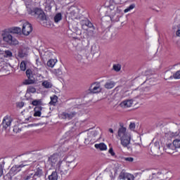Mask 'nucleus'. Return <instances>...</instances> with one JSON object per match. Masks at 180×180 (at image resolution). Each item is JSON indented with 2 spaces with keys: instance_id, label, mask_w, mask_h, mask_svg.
Listing matches in <instances>:
<instances>
[{
  "instance_id": "obj_1",
  "label": "nucleus",
  "mask_w": 180,
  "mask_h": 180,
  "mask_svg": "<svg viewBox=\"0 0 180 180\" xmlns=\"http://www.w3.org/2000/svg\"><path fill=\"white\" fill-rule=\"evenodd\" d=\"M117 134L122 147H127L131 141V136L130 134L127 133L126 127H123V125H120V127L118 129Z\"/></svg>"
},
{
  "instance_id": "obj_2",
  "label": "nucleus",
  "mask_w": 180,
  "mask_h": 180,
  "mask_svg": "<svg viewBox=\"0 0 180 180\" xmlns=\"http://www.w3.org/2000/svg\"><path fill=\"white\" fill-rule=\"evenodd\" d=\"M27 12L28 15L34 16L39 20H46V13L39 7L27 6Z\"/></svg>"
},
{
  "instance_id": "obj_3",
  "label": "nucleus",
  "mask_w": 180,
  "mask_h": 180,
  "mask_svg": "<svg viewBox=\"0 0 180 180\" xmlns=\"http://www.w3.org/2000/svg\"><path fill=\"white\" fill-rule=\"evenodd\" d=\"M1 37H3L4 41H6V43H8L10 46H17V44H19V41L11 36V34L8 33L6 30L1 32Z\"/></svg>"
},
{
  "instance_id": "obj_4",
  "label": "nucleus",
  "mask_w": 180,
  "mask_h": 180,
  "mask_svg": "<svg viewBox=\"0 0 180 180\" xmlns=\"http://www.w3.org/2000/svg\"><path fill=\"white\" fill-rule=\"evenodd\" d=\"M43 176V169L41 168L37 167L35 169L34 174L31 173L27 176L24 177V180H29V179H37V178H40Z\"/></svg>"
},
{
  "instance_id": "obj_5",
  "label": "nucleus",
  "mask_w": 180,
  "mask_h": 180,
  "mask_svg": "<svg viewBox=\"0 0 180 180\" xmlns=\"http://www.w3.org/2000/svg\"><path fill=\"white\" fill-rule=\"evenodd\" d=\"M21 32L24 36H29L33 32V26L29 22H26L22 25Z\"/></svg>"
},
{
  "instance_id": "obj_6",
  "label": "nucleus",
  "mask_w": 180,
  "mask_h": 180,
  "mask_svg": "<svg viewBox=\"0 0 180 180\" xmlns=\"http://www.w3.org/2000/svg\"><path fill=\"white\" fill-rule=\"evenodd\" d=\"M82 28L84 30H86L88 32L89 29H93L95 30V27H94V24L89 21L88 19H85L81 21Z\"/></svg>"
},
{
  "instance_id": "obj_7",
  "label": "nucleus",
  "mask_w": 180,
  "mask_h": 180,
  "mask_svg": "<svg viewBox=\"0 0 180 180\" xmlns=\"http://www.w3.org/2000/svg\"><path fill=\"white\" fill-rule=\"evenodd\" d=\"M26 75L28 78V79L25 80V84L26 85H30L32 84H34V75L33 74V71L30 69H27L26 70Z\"/></svg>"
},
{
  "instance_id": "obj_8",
  "label": "nucleus",
  "mask_w": 180,
  "mask_h": 180,
  "mask_svg": "<svg viewBox=\"0 0 180 180\" xmlns=\"http://www.w3.org/2000/svg\"><path fill=\"white\" fill-rule=\"evenodd\" d=\"M89 91L91 94H99V92L102 91V89L101 88V83H93L89 88Z\"/></svg>"
},
{
  "instance_id": "obj_9",
  "label": "nucleus",
  "mask_w": 180,
  "mask_h": 180,
  "mask_svg": "<svg viewBox=\"0 0 180 180\" xmlns=\"http://www.w3.org/2000/svg\"><path fill=\"white\" fill-rule=\"evenodd\" d=\"M12 124V118L11 116L7 115L4 117L3 122H2V126L4 130H6L8 127H11V124Z\"/></svg>"
},
{
  "instance_id": "obj_10",
  "label": "nucleus",
  "mask_w": 180,
  "mask_h": 180,
  "mask_svg": "<svg viewBox=\"0 0 180 180\" xmlns=\"http://www.w3.org/2000/svg\"><path fill=\"white\" fill-rule=\"evenodd\" d=\"M58 174H60V175H63V174H64V172H63V170H61L60 167H58V169H56V171L53 172L52 174L49 176V180H57V179H58Z\"/></svg>"
},
{
  "instance_id": "obj_11",
  "label": "nucleus",
  "mask_w": 180,
  "mask_h": 180,
  "mask_svg": "<svg viewBox=\"0 0 180 180\" xmlns=\"http://www.w3.org/2000/svg\"><path fill=\"white\" fill-rule=\"evenodd\" d=\"M57 161H58V154H53L49 158L48 162L51 167H54L57 164Z\"/></svg>"
},
{
  "instance_id": "obj_12",
  "label": "nucleus",
  "mask_w": 180,
  "mask_h": 180,
  "mask_svg": "<svg viewBox=\"0 0 180 180\" xmlns=\"http://www.w3.org/2000/svg\"><path fill=\"white\" fill-rule=\"evenodd\" d=\"M20 171H22V166H20V165H16L11 167L9 174H11V175H16V174L20 172Z\"/></svg>"
},
{
  "instance_id": "obj_13",
  "label": "nucleus",
  "mask_w": 180,
  "mask_h": 180,
  "mask_svg": "<svg viewBox=\"0 0 180 180\" xmlns=\"http://www.w3.org/2000/svg\"><path fill=\"white\" fill-rule=\"evenodd\" d=\"M8 34L13 33V34H19V33L22 32V29L19 27H13L8 29H6Z\"/></svg>"
},
{
  "instance_id": "obj_14",
  "label": "nucleus",
  "mask_w": 180,
  "mask_h": 180,
  "mask_svg": "<svg viewBox=\"0 0 180 180\" xmlns=\"http://www.w3.org/2000/svg\"><path fill=\"white\" fill-rule=\"evenodd\" d=\"M120 179L124 180H134V176L131 174L121 173L120 174Z\"/></svg>"
},
{
  "instance_id": "obj_15",
  "label": "nucleus",
  "mask_w": 180,
  "mask_h": 180,
  "mask_svg": "<svg viewBox=\"0 0 180 180\" xmlns=\"http://www.w3.org/2000/svg\"><path fill=\"white\" fill-rule=\"evenodd\" d=\"M133 105V101L132 100H125L120 104L121 108H131Z\"/></svg>"
},
{
  "instance_id": "obj_16",
  "label": "nucleus",
  "mask_w": 180,
  "mask_h": 180,
  "mask_svg": "<svg viewBox=\"0 0 180 180\" xmlns=\"http://www.w3.org/2000/svg\"><path fill=\"white\" fill-rule=\"evenodd\" d=\"M43 109V107H41V105H38L36 106L34 108V116H35V117H40V116H41V110Z\"/></svg>"
},
{
  "instance_id": "obj_17",
  "label": "nucleus",
  "mask_w": 180,
  "mask_h": 180,
  "mask_svg": "<svg viewBox=\"0 0 180 180\" xmlns=\"http://www.w3.org/2000/svg\"><path fill=\"white\" fill-rule=\"evenodd\" d=\"M95 148H97L98 150H101V151H105V150H107L108 146H106V144L103 143H96L94 145Z\"/></svg>"
},
{
  "instance_id": "obj_18",
  "label": "nucleus",
  "mask_w": 180,
  "mask_h": 180,
  "mask_svg": "<svg viewBox=\"0 0 180 180\" xmlns=\"http://www.w3.org/2000/svg\"><path fill=\"white\" fill-rule=\"evenodd\" d=\"M115 85H116V83L115 82L110 81V82H107L104 86L106 89H112L115 88Z\"/></svg>"
},
{
  "instance_id": "obj_19",
  "label": "nucleus",
  "mask_w": 180,
  "mask_h": 180,
  "mask_svg": "<svg viewBox=\"0 0 180 180\" xmlns=\"http://www.w3.org/2000/svg\"><path fill=\"white\" fill-rule=\"evenodd\" d=\"M42 86L46 88V89H49L50 88H53V84H51V82H49L48 80H44L42 82Z\"/></svg>"
},
{
  "instance_id": "obj_20",
  "label": "nucleus",
  "mask_w": 180,
  "mask_h": 180,
  "mask_svg": "<svg viewBox=\"0 0 180 180\" xmlns=\"http://www.w3.org/2000/svg\"><path fill=\"white\" fill-rule=\"evenodd\" d=\"M63 19V15H61V13H58L54 16V22L55 23H58L60 20Z\"/></svg>"
},
{
  "instance_id": "obj_21",
  "label": "nucleus",
  "mask_w": 180,
  "mask_h": 180,
  "mask_svg": "<svg viewBox=\"0 0 180 180\" xmlns=\"http://www.w3.org/2000/svg\"><path fill=\"white\" fill-rule=\"evenodd\" d=\"M58 101V97L56 95H54L53 96L51 97V101L50 105H53V106L56 105V103H57Z\"/></svg>"
},
{
  "instance_id": "obj_22",
  "label": "nucleus",
  "mask_w": 180,
  "mask_h": 180,
  "mask_svg": "<svg viewBox=\"0 0 180 180\" xmlns=\"http://www.w3.org/2000/svg\"><path fill=\"white\" fill-rule=\"evenodd\" d=\"M134 8H136V4H132L129 7L125 8L124 10V13H127V12H130V11H132V9H134Z\"/></svg>"
},
{
  "instance_id": "obj_23",
  "label": "nucleus",
  "mask_w": 180,
  "mask_h": 180,
  "mask_svg": "<svg viewBox=\"0 0 180 180\" xmlns=\"http://www.w3.org/2000/svg\"><path fill=\"white\" fill-rule=\"evenodd\" d=\"M27 92L28 94H35L36 92V88H34V86H30L27 87Z\"/></svg>"
},
{
  "instance_id": "obj_24",
  "label": "nucleus",
  "mask_w": 180,
  "mask_h": 180,
  "mask_svg": "<svg viewBox=\"0 0 180 180\" xmlns=\"http://www.w3.org/2000/svg\"><path fill=\"white\" fill-rule=\"evenodd\" d=\"M112 68H113L114 71L119 72V71H120V70H122V65L120 64H115V65H113Z\"/></svg>"
},
{
  "instance_id": "obj_25",
  "label": "nucleus",
  "mask_w": 180,
  "mask_h": 180,
  "mask_svg": "<svg viewBox=\"0 0 180 180\" xmlns=\"http://www.w3.org/2000/svg\"><path fill=\"white\" fill-rule=\"evenodd\" d=\"M47 65H48V67H51V68H53V67H54V65H56V60L54 59H50L47 62Z\"/></svg>"
},
{
  "instance_id": "obj_26",
  "label": "nucleus",
  "mask_w": 180,
  "mask_h": 180,
  "mask_svg": "<svg viewBox=\"0 0 180 180\" xmlns=\"http://www.w3.org/2000/svg\"><path fill=\"white\" fill-rule=\"evenodd\" d=\"M54 4V0H46L45 5L48 6V8H51Z\"/></svg>"
},
{
  "instance_id": "obj_27",
  "label": "nucleus",
  "mask_w": 180,
  "mask_h": 180,
  "mask_svg": "<svg viewBox=\"0 0 180 180\" xmlns=\"http://www.w3.org/2000/svg\"><path fill=\"white\" fill-rule=\"evenodd\" d=\"M20 68L21 71H26V61L22 60L20 63Z\"/></svg>"
},
{
  "instance_id": "obj_28",
  "label": "nucleus",
  "mask_w": 180,
  "mask_h": 180,
  "mask_svg": "<svg viewBox=\"0 0 180 180\" xmlns=\"http://www.w3.org/2000/svg\"><path fill=\"white\" fill-rule=\"evenodd\" d=\"M32 105H33V106H41V100H34L32 102Z\"/></svg>"
},
{
  "instance_id": "obj_29",
  "label": "nucleus",
  "mask_w": 180,
  "mask_h": 180,
  "mask_svg": "<svg viewBox=\"0 0 180 180\" xmlns=\"http://www.w3.org/2000/svg\"><path fill=\"white\" fill-rule=\"evenodd\" d=\"M173 146H174V148H180V140H174L173 141Z\"/></svg>"
},
{
  "instance_id": "obj_30",
  "label": "nucleus",
  "mask_w": 180,
  "mask_h": 180,
  "mask_svg": "<svg viewBox=\"0 0 180 180\" xmlns=\"http://www.w3.org/2000/svg\"><path fill=\"white\" fill-rule=\"evenodd\" d=\"M53 74H55V75H56V77H60V75H61V74H63V72L60 70V69H55L53 70Z\"/></svg>"
},
{
  "instance_id": "obj_31",
  "label": "nucleus",
  "mask_w": 180,
  "mask_h": 180,
  "mask_svg": "<svg viewBox=\"0 0 180 180\" xmlns=\"http://www.w3.org/2000/svg\"><path fill=\"white\" fill-rule=\"evenodd\" d=\"M75 115H77V112H72L70 113H68V119L69 120H71V119H72V117H74L75 116Z\"/></svg>"
},
{
  "instance_id": "obj_32",
  "label": "nucleus",
  "mask_w": 180,
  "mask_h": 180,
  "mask_svg": "<svg viewBox=\"0 0 180 180\" xmlns=\"http://www.w3.org/2000/svg\"><path fill=\"white\" fill-rule=\"evenodd\" d=\"M30 162L29 161H23L22 162V164H20V165L21 166V168H25V167H27L29 165H30V163H29Z\"/></svg>"
},
{
  "instance_id": "obj_33",
  "label": "nucleus",
  "mask_w": 180,
  "mask_h": 180,
  "mask_svg": "<svg viewBox=\"0 0 180 180\" xmlns=\"http://www.w3.org/2000/svg\"><path fill=\"white\" fill-rule=\"evenodd\" d=\"M18 57L20 58H23L24 57H26V53L23 52V51H18Z\"/></svg>"
},
{
  "instance_id": "obj_34",
  "label": "nucleus",
  "mask_w": 180,
  "mask_h": 180,
  "mask_svg": "<svg viewBox=\"0 0 180 180\" xmlns=\"http://www.w3.org/2000/svg\"><path fill=\"white\" fill-rule=\"evenodd\" d=\"M60 117L62 119H68V112H63L60 114Z\"/></svg>"
},
{
  "instance_id": "obj_35",
  "label": "nucleus",
  "mask_w": 180,
  "mask_h": 180,
  "mask_svg": "<svg viewBox=\"0 0 180 180\" xmlns=\"http://www.w3.org/2000/svg\"><path fill=\"white\" fill-rule=\"evenodd\" d=\"M5 54L7 56V57H12V51L9 50L6 51Z\"/></svg>"
},
{
  "instance_id": "obj_36",
  "label": "nucleus",
  "mask_w": 180,
  "mask_h": 180,
  "mask_svg": "<svg viewBox=\"0 0 180 180\" xmlns=\"http://www.w3.org/2000/svg\"><path fill=\"white\" fill-rule=\"evenodd\" d=\"M129 129H131V130L136 129V124L134 122H131L129 124Z\"/></svg>"
},
{
  "instance_id": "obj_37",
  "label": "nucleus",
  "mask_w": 180,
  "mask_h": 180,
  "mask_svg": "<svg viewBox=\"0 0 180 180\" xmlns=\"http://www.w3.org/2000/svg\"><path fill=\"white\" fill-rule=\"evenodd\" d=\"M174 146V143H169L167 145V149L166 150H172V148Z\"/></svg>"
},
{
  "instance_id": "obj_38",
  "label": "nucleus",
  "mask_w": 180,
  "mask_h": 180,
  "mask_svg": "<svg viewBox=\"0 0 180 180\" xmlns=\"http://www.w3.org/2000/svg\"><path fill=\"white\" fill-rule=\"evenodd\" d=\"M155 148H156V150H157V142H155V145H154V146H152L151 148H150V151H151V153H152V154H154V149Z\"/></svg>"
},
{
  "instance_id": "obj_39",
  "label": "nucleus",
  "mask_w": 180,
  "mask_h": 180,
  "mask_svg": "<svg viewBox=\"0 0 180 180\" xmlns=\"http://www.w3.org/2000/svg\"><path fill=\"white\" fill-rule=\"evenodd\" d=\"M108 153L112 156L114 157V155H115V151H113V148H110L108 150Z\"/></svg>"
},
{
  "instance_id": "obj_40",
  "label": "nucleus",
  "mask_w": 180,
  "mask_h": 180,
  "mask_svg": "<svg viewBox=\"0 0 180 180\" xmlns=\"http://www.w3.org/2000/svg\"><path fill=\"white\" fill-rule=\"evenodd\" d=\"M125 161H128L129 162H133L134 159L133 158H125Z\"/></svg>"
},
{
  "instance_id": "obj_41",
  "label": "nucleus",
  "mask_w": 180,
  "mask_h": 180,
  "mask_svg": "<svg viewBox=\"0 0 180 180\" xmlns=\"http://www.w3.org/2000/svg\"><path fill=\"white\" fill-rule=\"evenodd\" d=\"M17 106H18V108H23V106H25V103H23V102H20V103H18L17 104Z\"/></svg>"
},
{
  "instance_id": "obj_42",
  "label": "nucleus",
  "mask_w": 180,
  "mask_h": 180,
  "mask_svg": "<svg viewBox=\"0 0 180 180\" xmlns=\"http://www.w3.org/2000/svg\"><path fill=\"white\" fill-rule=\"evenodd\" d=\"M4 175V168L2 167V165H0V177Z\"/></svg>"
},
{
  "instance_id": "obj_43",
  "label": "nucleus",
  "mask_w": 180,
  "mask_h": 180,
  "mask_svg": "<svg viewBox=\"0 0 180 180\" xmlns=\"http://www.w3.org/2000/svg\"><path fill=\"white\" fill-rule=\"evenodd\" d=\"M176 36L177 37H180V30L179 29L176 31Z\"/></svg>"
},
{
  "instance_id": "obj_44",
  "label": "nucleus",
  "mask_w": 180,
  "mask_h": 180,
  "mask_svg": "<svg viewBox=\"0 0 180 180\" xmlns=\"http://www.w3.org/2000/svg\"><path fill=\"white\" fill-rule=\"evenodd\" d=\"M172 29H173V30H176V29H179V26L174 25V26H173Z\"/></svg>"
},
{
  "instance_id": "obj_45",
  "label": "nucleus",
  "mask_w": 180,
  "mask_h": 180,
  "mask_svg": "<svg viewBox=\"0 0 180 180\" xmlns=\"http://www.w3.org/2000/svg\"><path fill=\"white\" fill-rule=\"evenodd\" d=\"M108 131H110V133H113V129L112 128H110L108 129Z\"/></svg>"
},
{
  "instance_id": "obj_46",
  "label": "nucleus",
  "mask_w": 180,
  "mask_h": 180,
  "mask_svg": "<svg viewBox=\"0 0 180 180\" xmlns=\"http://www.w3.org/2000/svg\"><path fill=\"white\" fill-rule=\"evenodd\" d=\"M146 75H148V71L146 72Z\"/></svg>"
},
{
  "instance_id": "obj_47",
  "label": "nucleus",
  "mask_w": 180,
  "mask_h": 180,
  "mask_svg": "<svg viewBox=\"0 0 180 180\" xmlns=\"http://www.w3.org/2000/svg\"><path fill=\"white\" fill-rule=\"evenodd\" d=\"M150 79V82H151V81H153V77H151Z\"/></svg>"
},
{
  "instance_id": "obj_48",
  "label": "nucleus",
  "mask_w": 180,
  "mask_h": 180,
  "mask_svg": "<svg viewBox=\"0 0 180 180\" xmlns=\"http://www.w3.org/2000/svg\"><path fill=\"white\" fill-rule=\"evenodd\" d=\"M166 152H167L169 154H171V152H169V151H168V150H167Z\"/></svg>"
},
{
  "instance_id": "obj_49",
  "label": "nucleus",
  "mask_w": 180,
  "mask_h": 180,
  "mask_svg": "<svg viewBox=\"0 0 180 180\" xmlns=\"http://www.w3.org/2000/svg\"><path fill=\"white\" fill-rule=\"evenodd\" d=\"M123 2H127V0H123Z\"/></svg>"
},
{
  "instance_id": "obj_50",
  "label": "nucleus",
  "mask_w": 180,
  "mask_h": 180,
  "mask_svg": "<svg viewBox=\"0 0 180 180\" xmlns=\"http://www.w3.org/2000/svg\"><path fill=\"white\" fill-rule=\"evenodd\" d=\"M28 180H34V179H28Z\"/></svg>"
}]
</instances>
